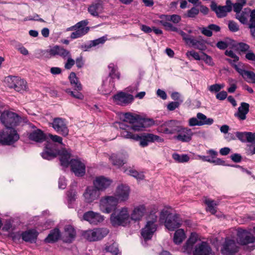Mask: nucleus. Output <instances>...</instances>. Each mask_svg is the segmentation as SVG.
Segmentation results:
<instances>
[{"label":"nucleus","mask_w":255,"mask_h":255,"mask_svg":"<svg viewBox=\"0 0 255 255\" xmlns=\"http://www.w3.org/2000/svg\"><path fill=\"white\" fill-rule=\"evenodd\" d=\"M124 121L131 124V126L119 123V127L121 129V134L122 137L139 141V144L142 147L148 145L149 142H163L164 139L161 137L152 133H143L141 134H134L132 131H139L143 128V125L139 121V117L130 113L124 115Z\"/></svg>","instance_id":"nucleus-1"},{"label":"nucleus","mask_w":255,"mask_h":255,"mask_svg":"<svg viewBox=\"0 0 255 255\" xmlns=\"http://www.w3.org/2000/svg\"><path fill=\"white\" fill-rule=\"evenodd\" d=\"M181 251L193 255H213L212 249L209 244L201 240L199 235L192 233L189 238L181 248Z\"/></svg>","instance_id":"nucleus-2"},{"label":"nucleus","mask_w":255,"mask_h":255,"mask_svg":"<svg viewBox=\"0 0 255 255\" xmlns=\"http://www.w3.org/2000/svg\"><path fill=\"white\" fill-rule=\"evenodd\" d=\"M60 157L61 164L64 167H67L70 165L72 171L77 176H83L86 172L85 163L80 159H71L69 162L70 158V153L65 149H63L58 152Z\"/></svg>","instance_id":"nucleus-3"},{"label":"nucleus","mask_w":255,"mask_h":255,"mask_svg":"<svg viewBox=\"0 0 255 255\" xmlns=\"http://www.w3.org/2000/svg\"><path fill=\"white\" fill-rule=\"evenodd\" d=\"M159 219L161 222H164L165 226L170 231H173L182 225L190 226L191 224L190 221H183L179 215L170 213L167 209H163L160 212Z\"/></svg>","instance_id":"nucleus-4"},{"label":"nucleus","mask_w":255,"mask_h":255,"mask_svg":"<svg viewBox=\"0 0 255 255\" xmlns=\"http://www.w3.org/2000/svg\"><path fill=\"white\" fill-rule=\"evenodd\" d=\"M110 222L114 226L126 227L130 223V211L128 207H122L114 210L110 216Z\"/></svg>","instance_id":"nucleus-5"},{"label":"nucleus","mask_w":255,"mask_h":255,"mask_svg":"<svg viewBox=\"0 0 255 255\" xmlns=\"http://www.w3.org/2000/svg\"><path fill=\"white\" fill-rule=\"evenodd\" d=\"M237 243L243 247L247 251H252L255 249V236L251 233L249 229H244L239 228L237 230Z\"/></svg>","instance_id":"nucleus-6"},{"label":"nucleus","mask_w":255,"mask_h":255,"mask_svg":"<svg viewBox=\"0 0 255 255\" xmlns=\"http://www.w3.org/2000/svg\"><path fill=\"white\" fill-rule=\"evenodd\" d=\"M157 216L150 214L147 219L144 227L142 229L141 234L144 240L150 239L157 229Z\"/></svg>","instance_id":"nucleus-7"},{"label":"nucleus","mask_w":255,"mask_h":255,"mask_svg":"<svg viewBox=\"0 0 255 255\" xmlns=\"http://www.w3.org/2000/svg\"><path fill=\"white\" fill-rule=\"evenodd\" d=\"M0 121L6 128H12L18 125L22 119L15 113L4 111L1 115Z\"/></svg>","instance_id":"nucleus-8"},{"label":"nucleus","mask_w":255,"mask_h":255,"mask_svg":"<svg viewBox=\"0 0 255 255\" xmlns=\"http://www.w3.org/2000/svg\"><path fill=\"white\" fill-rule=\"evenodd\" d=\"M109 232L107 228H95L84 231L82 236L90 242H95L102 239L108 234Z\"/></svg>","instance_id":"nucleus-9"},{"label":"nucleus","mask_w":255,"mask_h":255,"mask_svg":"<svg viewBox=\"0 0 255 255\" xmlns=\"http://www.w3.org/2000/svg\"><path fill=\"white\" fill-rule=\"evenodd\" d=\"M118 202L115 196H105L102 197L99 201L100 210L104 213L109 214L112 212L118 205Z\"/></svg>","instance_id":"nucleus-10"},{"label":"nucleus","mask_w":255,"mask_h":255,"mask_svg":"<svg viewBox=\"0 0 255 255\" xmlns=\"http://www.w3.org/2000/svg\"><path fill=\"white\" fill-rule=\"evenodd\" d=\"M19 138L18 134L13 128H6L0 132V143L3 145L11 144Z\"/></svg>","instance_id":"nucleus-11"},{"label":"nucleus","mask_w":255,"mask_h":255,"mask_svg":"<svg viewBox=\"0 0 255 255\" xmlns=\"http://www.w3.org/2000/svg\"><path fill=\"white\" fill-rule=\"evenodd\" d=\"M130 192V187L124 184H120L116 187L115 195L119 203L127 202Z\"/></svg>","instance_id":"nucleus-12"},{"label":"nucleus","mask_w":255,"mask_h":255,"mask_svg":"<svg viewBox=\"0 0 255 255\" xmlns=\"http://www.w3.org/2000/svg\"><path fill=\"white\" fill-rule=\"evenodd\" d=\"M158 130L162 133L172 134L180 131V126L177 121L171 120L162 124L158 127Z\"/></svg>","instance_id":"nucleus-13"},{"label":"nucleus","mask_w":255,"mask_h":255,"mask_svg":"<svg viewBox=\"0 0 255 255\" xmlns=\"http://www.w3.org/2000/svg\"><path fill=\"white\" fill-rule=\"evenodd\" d=\"M109 70V81H108V79L106 81H104L103 86L105 87L107 91H109L114 88L115 83L113 79L114 78H117L120 79V74L118 71V67L113 63H111L108 66Z\"/></svg>","instance_id":"nucleus-14"},{"label":"nucleus","mask_w":255,"mask_h":255,"mask_svg":"<svg viewBox=\"0 0 255 255\" xmlns=\"http://www.w3.org/2000/svg\"><path fill=\"white\" fill-rule=\"evenodd\" d=\"M87 21H81L76 25L70 28V30H74L71 34L70 37L72 39H76L82 37L87 33L89 30V27L87 26Z\"/></svg>","instance_id":"nucleus-15"},{"label":"nucleus","mask_w":255,"mask_h":255,"mask_svg":"<svg viewBox=\"0 0 255 255\" xmlns=\"http://www.w3.org/2000/svg\"><path fill=\"white\" fill-rule=\"evenodd\" d=\"M213 123V120L208 118L205 115L201 113L197 114V117L190 118L188 121V125L190 127L211 125Z\"/></svg>","instance_id":"nucleus-16"},{"label":"nucleus","mask_w":255,"mask_h":255,"mask_svg":"<svg viewBox=\"0 0 255 255\" xmlns=\"http://www.w3.org/2000/svg\"><path fill=\"white\" fill-rule=\"evenodd\" d=\"M51 124L53 128L57 132L64 136L68 135L69 130L65 119L60 118H55Z\"/></svg>","instance_id":"nucleus-17"},{"label":"nucleus","mask_w":255,"mask_h":255,"mask_svg":"<svg viewBox=\"0 0 255 255\" xmlns=\"http://www.w3.org/2000/svg\"><path fill=\"white\" fill-rule=\"evenodd\" d=\"M100 196V192L94 186L87 187L83 194L84 201L89 204L92 203L95 200H97Z\"/></svg>","instance_id":"nucleus-18"},{"label":"nucleus","mask_w":255,"mask_h":255,"mask_svg":"<svg viewBox=\"0 0 255 255\" xmlns=\"http://www.w3.org/2000/svg\"><path fill=\"white\" fill-rule=\"evenodd\" d=\"M83 220L93 225H97L102 223L105 219L104 216L93 211H89L83 214Z\"/></svg>","instance_id":"nucleus-19"},{"label":"nucleus","mask_w":255,"mask_h":255,"mask_svg":"<svg viewBox=\"0 0 255 255\" xmlns=\"http://www.w3.org/2000/svg\"><path fill=\"white\" fill-rule=\"evenodd\" d=\"M57 153L56 144L47 141L44 151L41 153V156L44 159L50 160L56 157Z\"/></svg>","instance_id":"nucleus-20"},{"label":"nucleus","mask_w":255,"mask_h":255,"mask_svg":"<svg viewBox=\"0 0 255 255\" xmlns=\"http://www.w3.org/2000/svg\"><path fill=\"white\" fill-rule=\"evenodd\" d=\"M133 96L124 92H120L113 97L114 102L117 105L125 106L132 102Z\"/></svg>","instance_id":"nucleus-21"},{"label":"nucleus","mask_w":255,"mask_h":255,"mask_svg":"<svg viewBox=\"0 0 255 255\" xmlns=\"http://www.w3.org/2000/svg\"><path fill=\"white\" fill-rule=\"evenodd\" d=\"M147 212L146 206L143 205H139L134 207L131 213H130V221H139Z\"/></svg>","instance_id":"nucleus-22"},{"label":"nucleus","mask_w":255,"mask_h":255,"mask_svg":"<svg viewBox=\"0 0 255 255\" xmlns=\"http://www.w3.org/2000/svg\"><path fill=\"white\" fill-rule=\"evenodd\" d=\"M112 183V181L104 176H99L96 178L93 181L94 186L100 192L105 190Z\"/></svg>","instance_id":"nucleus-23"},{"label":"nucleus","mask_w":255,"mask_h":255,"mask_svg":"<svg viewBox=\"0 0 255 255\" xmlns=\"http://www.w3.org/2000/svg\"><path fill=\"white\" fill-rule=\"evenodd\" d=\"M127 157L126 153L120 152L112 154L109 159L113 165L120 168L126 163Z\"/></svg>","instance_id":"nucleus-24"},{"label":"nucleus","mask_w":255,"mask_h":255,"mask_svg":"<svg viewBox=\"0 0 255 255\" xmlns=\"http://www.w3.org/2000/svg\"><path fill=\"white\" fill-rule=\"evenodd\" d=\"M234 11L236 13V18L242 23L246 24L248 21V18L250 16L251 9L249 7H246L244 9H234Z\"/></svg>","instance_id":"nucleus-25"},{"label":"nucleus","mask_w":255,"mask_h":255,"mask_svg":"<svg viewBox=\"0 0 255 255\" xmlns=\"http://www.w3.org/2000/svg\"><path fill=\"white\" fill-rule=\"evenodd\" d=\"M207 153L209 154L210 156L198 155V159H201L204 161L212 163L217 165L223 164L222 160L217 157L218 153L215 150L212 149L209 150L207 151Z\"/></svg>","instance_id":"nucleus-26"},{"label":"nucleus","mask_w":255,"mask_h":255,"mask_svg":"<svg viewBox=\"0 0 255 255\" xmlns=\"http://www.w3.org/2000/svg\"><path fill=\"white\" fill-rule=\"evenodd\" d=\"M239 248L233 240H227L224 244V255H234L239 251Z\"/></svg>","instance_id":"nucleus-27"},{"label":"nucleus","mask_w":255,"mask_h":255,"mask_svg":"<svg viewBox=\"0 0 255 255\" xmlns=\"http://www.w3.org/2000/svg\"><path fill=\"white\" fill-rule=\"evenodd\" d=\"M103 10V3L101 0H97L92 3L88 7L89 12L94 16H98L102 12Z\"/></svg>","instance_id":"nucleus-28"},{"label":"nucleus","mask_w":255,"mask_h":255,"mask_svg":"<svg viewBox=\"0 0 255 255\" xmlns=\"http://www.w3.org/2000/svg\"><path fill=\"white\" fill-rule=\"evenodd\" d=\"M178 134L175 136V138L182 142H188L191 140L193 132L190 129L182 128L180 127V131H177Z\"/></svg>","instance_id":"nucleus-29"},{"label":"nucleus","mask_w":255,"mask_h":255,"mask_svg":"<svg viewBox=\"0 0 255 255\" xmlns=\"http://www.w3.org/2000/svg\"><path fill=\"white\" fill-rule=\"evenodd\" d=\"M38 233L34 229L29 230L21 234V238L26 242L35 243Z\"/></svg>","instance_id":"nucleus-30"},{"label":"nucleus","mask_w":255,"mask_h":255,"mask_svg":"<svg viewBox=\"0 0 255 255\" xmlns=\"http://www.w3.org/2000/svg\"><path fill=\"white\" fill-rule=\"evenodd\" d=\"M75 231L72 226L67 225L65 227L64 232L62 236V240L66 243H70L75 237Z\"/></svg>","instance_id":"nucleus-31"},{"label":"nucleus","mask_w":255,"mask_h":255,"mask_svg":"<svg viewBox=\"0 0 255 255\" xmlns=\"http://www.w3.org/2000/svg\"><path fill=\"white\" fill-rule=\"evenodd\" d=\"M122 170L126 174L133 177L137 180H143L144 178V175L142 172H138L131 167H124Z\"/></svg>","instance_id":"nucleus-32"},{"label":"nucleus","mask_w":255,"mask_h":255,"mask_svg":"<svg viewBox=\"0 0 255 255\" xmlns=\"http://www.w3.org/2000/svg\"><path fill=\"white\" fill-rule=\"evenodd\" d=\"M28 137L36 142H42L45 139V136L42 130L36 129L28 134Z\"/></svg>","instance_id":"nucleus-33"},{"label":"nucleus","mask_w":255,"mask_h":255,"mask_svg":"<svg viewBox=\"0 0 255 255\" xmlns=\"http://www.w3.org/2000/svg\"><path fill=\"white\" fill-rule=\"evenodd\" d=\"M249 107L250 105L249 104L242 102L238 108V113L235 114V116L240 120H245L246 119V115L249 111Z\"/></svg>","instance_id":"nucleus-34"},{"label":"nucleus","mask_w":255,"mask_h":255,"mask_svg":"<svg viewBox=\"0 0 255 255\" xmlns=\"http://www.w3.org/2000/svg\"><path fill=\"white\" fill-rule=\"evenodd\" d=\"M223 88L222 85L216 84L210 85L208 87V89L212 93H216V98L217 99L223 100V92H220Z\"/></svg>","instance_id":"nucleus-35"},{"label":"nucleus","mask_w":255,"mask_h":255,"mask_svg":"<svg viewBox=\"0 0 255 255\" xmlns=\"http://www.w3.org/2000/svg\"><path fill=\"white\" fill-rule=\"evenodd\" d=\"M159 18L160 19L159 21H163L166 22H170L169 21H172L175 24L179 22L181 19L180 16L177 14H161L159 16Z\"/></svg>","instance_id":"nucleus-36"},{"label":"nucleus","mask_w":255,"mask_h":255,"mask_svg":"<svg viewBox=\"0 0 255 255\" xmlns=\"http://www.w3.org/2000/svg\"><path fill=\"white\" fill-rule=\"evenodd\" d=\"M185 232L182 229L177 230L174 234L173 242L176 245L180 244L186 238Z\"/></svg>","instance_id":"nucleus-37"},{"label":"nucleus","mask_w":255,"mask_h":255,"mask_svg":"<svg viewBox=\"0 0 255 255\" xmlns=\"http://www.w3.org/2000/svg\"><path fill=\"white\" fill-rule=\"evenodd\" d=\"M60 231L58 229H55L51 231L50 233L45 239V242L47 243H52L56 242L60 238Z\"/></svg>","instance_id":"nucleus-38"},{"label":"nucleus","mask_w":255,"mask_h":255,"mask_svg":"<svg viewBox=\"0 0 255 255\" xmlns=\"http://www.w3.org/2000/svg\"><path fill=\"white\" fill-rule=\"evenodd\" d=\"M204 203L207 205L206 210L214 214L217 211V207L219 202L210 199H206Z\"/></svg>","instance_id":"nucleus-39"},{"label":"nucleus","mask_w":255,"mask_h":255,"mask_svg":"<svg viewBox=\"0 0 255 255\" xmlns=\"http://www.w3.org/2000/svg\"><path fill=\"white\" fill-rule=\"evenodd\" d=\"M13 89L18 92L25 91L27 89V83L23 79L16 77V82Z\"/></svg>","instance_id":"nucleus-40"},{"label":"nucleus","mask_w":255,"mask_h":255,"mask_svg":"<svg viewBox=\"0 0 255 255\" xmlns=\"http://www.w3.org/2000/svg\"><path fill=\"white\" fill-rule=\"evenodd\" d=\"M69 78L71 85L74 86L75 90L81 91L82 90L81 85L78 82V79L75 73H71L69 76Z\"/></svg>","instance_id":"nucleus-41"},{"label":"nucleus","mask_w":255,"mask_h":255,"mask_svg":"<svg viewBox=\"0 0 255 255\" xmlns=\"http://www.w3.org/2000/svg\"><path fill=\"white\" fill-rule=\"evenodd\" d=\"M226 60L228 61L232 66L236 69V70L242 76L243 74H244V72L246 70L244 69V65L241 62H237V63H232V59H226Z\"/></svg>","instance_id":"nucleus-42"},{"label":"nucleus","mask_w":255,"mask_h":255,"mask_svg":"<svg viewBox=\"0 0 255 255\" xmlns=\"http://www.w3.org/2000/svg\"><path fill=\"white\" fill-rule=\"evenodd\" d=\"M172 157L175 161L180 163L188 162L190 159L187 154H179L176 153H173Z\"/></svg>","instance_id":"nucleus-43"},{"label":"nucleus","mask_w":255,"mask_h":255,"mask_svg":"<svg viewBox=\"0 0 255 255\" xmlns=\"http://www.w3.org/2000/svg\"><path fill=\"white\" fill-rule=\"evenodd\" d=\"M242 77L247 82L255 84V73L254 72L246 70Z\"/></svg>","instance_id":"nucleus-44"},{"label":"nucleus","mask_w":255,"mask_h":255,"mask_svg":"<svg viewBox=\"0 0 255 255\" xmlns=\"http://www.w3.org/2000/svg\"><path fill=\"white\" fill-rule=\"evenodd\" d=\"M211 8L216 12L218 17H222L223 16V6H218L215 2L212 1L211 4Z\"/></svg>","instance_id":"nucleus-45"},{"label":"nucleus","mask_w":255,"mask_h":255,"mask_svg":"<svg viewBox=\"0 0 255 255\" xmlns=\"http://www.w3.org/2000/svg\"><path fill=\"white\" fill-rule=\"evenodd\" d=\"M189 44L199 50H203L206 49V46L203 41L197 40L193 38L189 41Z\"/></svg>","instance_id":"nucleus-46"},{"label":"nucleus","mask_w":255,"mask_h":255,"mask_svg":"<svg viewBox=\"0 0 255 255\" xmlns=\"http://www.w3.org/2000/svg\"><path fill=\"white\" fill-rule=\"evenodd\" d=\"M105 250L107 252L111 253L112 255H121L119 252L117 245L115 243L107 246L105 248Z\"/></svg>","instance_id":"nucleus-47"},{"label":"nucleus","mask_w":255,"mask_h":255,"mask_svg":"<svg viewBox=\"0 0 255 255\" xmlns=\"http://www.w3.org/2000/svg\"><path fill=\"white\" fill-rule=\"evenodd\" d=\"M79 91H72L70 89H67L65 90L66 93L69 94L72 97L77 99L82 100L84 98V96L81 93L79 92Z\"/></svg>","instance_id":"nucleus-48"},{"label":"nucleus","mask_w":255,"mask_h":255,"mask_svg":"<svg viewBox=\"0 0 255 255\" xmlns=\"http://www.w3.org/2000/svg\"><path fill=\"white\" fill-rule=\"evenodd\" d=\"M250 46L246 43L240 42L236 43V46L234 49L239 50L240 52H245L249 51Z\"/></svg>","instance_id":"nucleus-49"},{"label":"nucleus","mask_w":255,"mask_h":255,"mask_svg":"<svg viewBox=\"0 0 255 255\" xmlns=\"http://www.w3.org/2000/svg\"><path fill=\"white\" fill-rule=\"evenodd\" d=\"M229 129V126L224 125V138H225L228 141L235 139V135L234 133L228 132Z\"/></svg>","instance_id":"nucleus-50"},{"label":"nucleus","mask_w":255,"mask_h":255,"mask_svg":"<svg viewBox=\"0 0 255 255\" xmlns=\"http://www.w3.org/2000/svg\"><path fill=\"white\" fill-rule=\"evenodd\" d=\"M159 22L164 27L166 30H171L172 31H176L178 33V31H180V29H178L177 27L174 26L171 23L166 22L163 21H159Z\"/></svg>","instance_id":"nucleus-51"},{"label":"nucleus","mask_w":255,"mask_h":255,"mask_svg":"<svg viewBox=\"0 0 255 255\" xmlns=\"http://www.w3.org/2000/svg\"><path fill=\"white\" fill-rule=\"evenodd\" d=\"M60 46L56 45L50 48L48 51H45V53L49 55L50 56H59Z\"/></svg>","instance_id":"nucleus-52"},{"label":"nucleus","mask_w":255,"mask_h":255,"mask_svg":"<svg viewBox=\"0 0 255 255\" xmlns=\"http://www.w3.org/2000/svg\"><path fill=\"white\" fill-rule=\"evenodd\" d=\"M236 42L230 38L227 37L224 38V49L229 48L230 49H234Z\"/></svg>","instance_id":"nucleus-53"},{"label":"nucleus","mask_w":255,"mask_h":255,"mask_svg":"<svg viewBox=\"0 0 255 255\" xmlns=\"http://www.w3.org/2000/svg\"><path fill=\"white\" fill-rule=\"evenodd\" d=\"M225 54L230 57L228 59H232V63H237L239 60V57L231 50H226Z\"/></svg>","instance_id":"nucleus-54"},{"label":"nucleus","mask_w":255,"mask_h":255,"mask_svg":"<svg viewBox=\"0 0 255 255\" xmlns=\"http://www.w3.org/2000/svg\"><path fill=\"white\" fill-rule=\"evenodd\" d=\"M199 10L196 7H192L190 10H188L187 13L185 14V16L193 18L198 14Z\"/></svg>","instance_id":"nucleus-55"},{"label":"nucleus","mask_w":255,"mask_h":255,"mask_svg":"<svg viewBox=\"0 0 255 255\" xmlns=\"http://www.w3.org/2000/svg\"><path fill=\"white\" fill-rule=\"evenodd\" d=\"M107 40V38L105 36H103L98 39L94 40L91 41L90 44V47L96 46L99 44H103Z\"/></svg>","instance_id":"nucleus-56"},{"label":"nucleus","mask_w":255,"mask_h":255,"mask_svg":"<svg viewBox=\"0 0 255 255\" xmlns=\"http://www.w3.org/2000/svg\"><path fill=\"white\" fill-rule=\"evenodd\" d=\"M16 77L9 76L5 78V82L7 86L10 88H13L16 82Z\"/></svg>","instance_id":"nucleus-57"},{"label":"nucleus","mask_w":255,"mask_h":255,"mask_svg":"<svg viewBox=\"0 0 255 255\" xmlns=\"http://www.w3.org/2000/svg\"><path fill=\"white\" fill-rule=\"evenodd\" d=\"M183 102V100H180V101L171 102L169 103L167 106V109L169 111H173L177 108L179 105Z\"/></svg>","instance_id":"nucleus-58"},{"label":"nucleus","mask_w":255,"mask_h":255,"mask_svg":"<svg viewBox=\"0 0 255 255\" xmlns=\"http://www.w3.org/2000/svg\"><path fill=\"white\" fill-rule=\"evenodd\" d=\"M186 55L189 58H190V57H192L197 60H200L201 59V55L200 56L198 52L194 50L187 51L186 53Z\"/></svg>","instance_id":"nucleus-59"},{"label":"nucleus","mask_w":255,"mask_h":255,"mask_svg":"<svg viewBox=\"0 0 255 255\" xmlns=\"http://www.w3.org/2000/svg\"><path fill=\"white\" fill-rule=\"evenodd\" d=\"M16 49L22 55H27L28 54V50L19 43H16L15 45Z\"/></svg>","instance_id":"nucleus-60"},{"label":"nucleus","mask_w":255,"mask_h":255,"mask_svg":"<svg viewBox=\"0 0 255 255\" xmlns=\"http://www.w3.org/2000/svg\"><path fill=\"white\" fill-rule=\"evenodd\" d=\"M243 136H245V138L246 139L248 142L253 143L254 141L255 140V132L252 133L251 132H245V134H243Z\"/></svg>","instance_id":"nucleus-61"},{"label":"nucleus","mask_w":255,"mask_h":255,"mask_svg":"<svg viewBox=\"0 0 255 255\" xmlns=\"http://www.w3.org/2000/svg\"><path fill=\"white\" fill-rule=\"evenodd\" d=\"M59 53V56L63 59H66L67 57L71 56L70 52L61 46H60Z\"/></svg>","instance_id":"nucleus-62"},{"label":"nucleus","mask_w":255,"mask_h":255,"mask_svg":"<svg viewBox=\"0 0 255 255\" xmlns=\"http://www.w3.org/2000/svg\"><path fill=\"white\" fill-rule=\"evenodd\" d=\"M247 3V0H237V2L233 3V9L243 8V6Z\"/></svg>","instance_id":"nucleus-63"},{"label":"nucleus","mask_w":255,"mask_h":255,"mask_svg":"<svg viewBox=\"0 0 255 255\" xmlns=\"http://www.w3.org/2000/svg\"><path fill=\"white\" fill-rule=\"evenodd\" d=\"M228 28L232 32H236L239 30V25L238 24L232 20L229 21L228 22Z\"/></svg>","instance_id":"nucleus-64"}]
</instances>
